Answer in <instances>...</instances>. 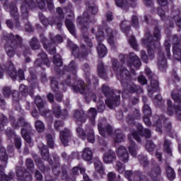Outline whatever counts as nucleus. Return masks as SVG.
Masks as SVG:
<instances>
[{"instance_id":"1","label":"nucleus","mask_w":181,"mask_h":181,"mask_svg":"<svg viewBox=\"0 0 181 181\" xmlns=\"http://www.w3.org/2000/svg\"><path fill=\"white\" fill-rule=\"evenodd\" d=\"M112 69L114 71H115L118 80H120L122 86L126 87V90L128 91H134L135 86L131 88V85L128 83H124V82H122V80L123 81L124 80H126L127 81V80H129V78H131V76H129V71L122 66L119 67V63L117 59L112 60Z\"/></svg>"},{"instance_id":"2","label":"nucleus","mask_w":181,"mask_h":181,"mask_svg":"<svg viewBox=\"0 0 181 181\" xmlns=\"http://www.w3.org/2000/svg\"><path fill=\"white\" fill-rule=\"evenodd\" d=\"M22 126L23 127L21 130V135L23 138L25 139V141L27 142V144H31L32 139L30 138V135H29V134H30V130L32 129L30 124L25 122V119L23 118H21L18 121L14 120L12 122V127L16 129Z\"/></svg>"},{"instance_id":"3","label":"nucleus","mask_w":181,"mask_h":181,"mask_svg":"<svg viewBox=\"0 0 181 181\" xmlns=\"http://www.w3.org/2000/svg\"><path fill=\"white\" fill-rule=\"evenodd\" d=\"M22 42V38L19 35H13V34L9 35L8 43L11 45H6V52L8 57H13L15 56V48L12 46H16V45H21Z\"/></svg>"},{"instance_id":"4","label":"nucleus","mask_w":181,"mask_h":181,"mask_svg":"<svg viewBox=\"0 0 181 181\" xmlns=\"http://www.w3.org/2000/svg\"><path fill=\"white\" fill-rule=\"evenodd\" d=\"M73 8L71 7V5L68 6V8H66V13H68V16L71 17V20L67 19L65 21V25L68 29V30L70 32L73 36H76V32L74 31V24H73V19H74V13H73Z\"/></svg>"},{"instance_id":"5","label":"nucleus","mask_w":181,"mask_h":181,"mask_svg":"<svg viewBox=\"0 0 181 181\" xmlns=\"http://www.w3.org/2000/svg\"><path fill=\"white\" fill-rule=\"evenodd\" d=\"M36 6V3L33 0H25V1H22L21 9V13L24 16H28V13H29V9H33Z\"/></svg>"},{"instance_id":"6","label":"nucleus","mask_w":181,"mask_h":181,"mask_svg":"<svg viewBox=\"0 0 181 181\" xmlns=\"http://www.w3.org/2000/svg\"><path fill=\"white\" fill-rule=\"evenodd\" d=\"M124 176L126 179H128L129 181H132V179L134 181H144V177L142 173L139 171H135L132 173L131 170H127L124 173Z\"/></svg>"},{"instance_id":"7","label":"nucleus","mask_w":181,"mask_h":181,"mask_svg":"<svg viewBox=\"0 0 181 181\" xmlns=\"http://www.w3.org/2000/svg\"><path fill=\"white\" fill-rule=\"evenodd\" d=\"M4 70H7L8 74L13 78V80L16 78V71L15 70V67L12 62H10L8 63V67L7 69L5 68V65H3V66H0V78L4 76Z\"/></svg>"},{"instance_id":"8","label":"nucleus","mask_w":181,"mask_h":181,"mask_svg":"<svg viewBox=\"0 0 181 181\" xmlns=\"http://www.w3.org/2000/svg\"><path fill=\"white\" fill-rule=\"evenodd\" d=\"M117 153L119 159L122 160V162H127V160L129 159V154H128V151L124 146H119L117 150Z\"/></svg>"},{"instance_id":"9","label":"nucleus","mask_w":181,"mask_h":181,"mask_svg":"<svg viewBox=\"0 0 181 181\" xmlns=\"http://www.w3.org/2000/svg\"><path fill=\"white\" fill-rule=\"evenodd\" d=\"M6 135L9 139L15 140L16 148L18 149H21V146H22V141H21V137L17 136L15 132H12L11 129H8L6 130Z\"/></svg>"},{"instance_id":"10","label":"nucleus","mask_w":181,"mask_h":181,"mask_svg":"<svg viewBox=\"0 0 181 181\" xmlns=\"http://www.w3.org/2000/svg\"><path fill=\"white\" fill-rule=\"evenodd\" d=\"M46 2H47V9L52 11L54 9V5L53 4V0H37V3L40 9H44L46 11Z\"/></svg>"},{"instance_id":"11","label":"nucleus","mask_w":181,"mask_h":181,"mask_svg":"<svg viewBox=\"0 0 181 181\" xmlns=\"http://www.w3.org/2000/svg\"><path fill=\"white\" fill-rule=\"evenodd\" d=\"M51 88L52 91H56L55 99L57 100V101L61 103L63 98V95L62 94V93H60V91L58 90L59 86H57V81L54 78H52L51 81Z\"/></svg>"},{"instance_id":"12","label":"nucleus","mask_w":181,"mask_h":181,"mask_svg":"<svg viewBox=\"0 0 181 181\" xmlns=\"http://www.w3.org/2000/svg\"><path fill=\"white\" fill-rule=\"evenodd\" d=\"M121 97L119 95H115V93L112 94V96L106 99L105 103L109 107V108H112L113 105H118V103H119V99Z\"/></svg>"},{"instance_id":"13","label":"nucleus","mask_w":181,"mask_h":181,"mask_svg":"<svg viewBox=\"0 0 181 181\" xmlns=\"http://www.w3.org/2000/svg\"><path fill=\"white\" fill-rule=\"evenodd\" d=\"M117 159V155L112 150H108L103 156V162L105 163H112Z\"/></svg>"},{"instance_id":"14","label":"nucleus","mask_w":181,"mask_h":181,"mask_svg":"<svg viewBox=\"0 0 181 181\" xmlns=\"http://www.w3.org/2000/svg\"><path fill=\"white\" fill-rule=\"evenodd\" d=\"M72 89L76 93H80L81 94H87L88 90L86 88V86L84 85V81H78L76 85L72 86Z\"/></svg>"},{"instance_id":"15","label":"nucleus","mask_w":181,"mask_h":181,"mask_svg":"<svg viewBox=\"0 0 181 181\" xmlns=\"http://www.w3.org/2000/svg\"><path fill=\"white\" fill-rule=\"evenodd\" d=\"M4 8L6 11L10 12V15H11L14 19H18L19 13L18 12V7H16V4H15V3H11L9 6V8H8V4H4Z\"/></svg>"},{"instance_id":"16","label":"nucleus","mask_w":181,"mask_h":181,"mask_svg":"<svg viewBox=\"0 0 181 181\" xmlns=\"http://www.w3.org/2000/svg\"><path fill=\"white\" fill-rule=\"evenodd\" d=\"M57 15H59V18H56L55 20H54V23H50V25H53V23H55L57 28L60 29L62 25V21L64 19V14L63 13V9H62V8L60 7L57 8Z\"/></svg>"},{"instance_id":"17","label":"nucleus","mask_w":181,"mask_h":181,"mask_svg":"<svg viewBox=\"0 0 181 181\" xmlns=\"http://www.w3.org/2000/svg\"><path fill=\"white\" fill-rule=\"evenodd\" d=\"M77 22L79 23L81 28H82L83 30H84V25L86 23H89V22H93L90 18V15L88 12L83 13V17L79 16L78 17Z\"/></svg>"},{"instance_id":"18","label":"nucleus","mask_w":181,"mask_h":181,"mask_svg":"<svg viewBox=\"0 0 181 181\" xmlns=\"http://www.w3.org/2000/svg\"><path fill=\"white\" fill-rule=\"evenodd\" d=\"M35 104L41 114V115H46V108L45 107V103H43V100L40 96H37L35 98Z\"/></svg>"},{"instance_id":"19","label":"nucleus","mask_w":181,"mask_h":181,"mask_svg":"<svg viewBox=\"0 0 181 181\" xmlns=\"http://www.w3.org/2000/svg\"><path fill=\"white\" fill-rule=\"evenodd\" d=\"M133 66L138 69L139 66H141V60L135 55L134 53L131 52L129 54V62L128 64V66L131 67V66Z\"/></svg>"},{"instance_id":"20","label":"nucleus","mask_w":181,"mask_h":181,"mask_svg":"<svg viewBox=\"0 0 181 181\" xmlns=\"http://www.w3.org/2000/svg\"><path fill=\"white\" fill-rule=\"evenodd\" d=\"M39 57L40 59L35 61L36 66H42V62L47 66H50V62H49V59H47V54H46V53H40Z\"/></svg>"},{"instance_id":"21","label":"nucleus","mask_w":181,"mask_h":181,"mask_svg":"<svg viewBox=\"0 0 181 181\" xmlns=\"http://www.w3.org/2000/svg\"><path fill=\"white\" fill-rule=\"evenodd\" d=\"M59 138L63 144L66 146L69 143V139L70 138V130L65 129L64 131L60 132Z\"/></svg>"},{"instance_id":"22","label":"nucleus","mask_w":181,"mask_h":181,"mask_svg":"<svg viewBox=\"0 0 181 181\" xmlns=\"http://www.w3.org/2000/svg\"><path fill=\"white\" fill-rule=\"evenodd\" d=\"M136 1L137 0H126L125 4L124 3V1L122 0H115V4L117 6H119V8H125L127 5H130L131 6H136Z\"/></svg>"},{"instance_id":"23","label":"nucleus","mask_w":181,"mask_h":181,"mask_svg":"<svg viewBox=\"0 0 181 181\" xmlns=\"http://www.w3.org/2000/svg\"><path fill=\"white\" fill-rule=\"evenodd\" d=\"M162 121H163L165 125H168V128H170V122L168 121V119H166L165 117H161L160 118H158V120L156 123V131L158 132H162Z\"/></svg>"},{"instance_id":"24","label":"nucleus","mask_w":181,"mask_h":181,"mask_svg":"<svg viewBox=\"0 0 181 181\" xmlns=\"http://www.w3.org/2000/svg\"><path fill=\"white\" fill-rule=\"evenodd\" d=\"M16 175L19 179L23 177L24 179H27V180H32V175H30V173H23V171H22V168L21 167L17 168Z\"/></svg>"},{"instance_id":"25","label":"nucleus","mask_w":181,"mask_h":181,"mask_svg":"<svg viewBox=\"0 0 181 181\" xmlns=\"http://www.w3.org/2000/svg\"><path fill=\"white\" fill-rule=\"evenodd\" d=\"M98 127L99 133L100 134V135H102V136H105V134H107V135H111L112 132V128L110 125H107L106 127V129H105L104 128H103V124L99 123Z\"/></svg>"},{"instance_id":"26","label":"nucleus","mask_w":181,"mask_h":181,"mask_svg":"<svg viewBox=\"0 0 181 181\" xmlns=\"http://www.w3.org/2000/svg\"><path fill=\"white\" fill-rule=\"evenodd\" d=\"M159 176H160V168L156 166L150 172V177L151 179H153V180H157Z\"/></svg>"},{"instance_id":"27","label":"nucleus","mask_w":181,"mask_h":181,"mask_svg":"<svg viewBox=\"0 0 181 181\" xmlns=\"http://www.w3.org/2000/svg\"><path fill=\"white\" fill-rule=\"evenodd\" d=\"M67 71L69 73H71L73 77L77 74V64H76V62L74 61H71L68 66H67Z\"/></svg>"},{"instance_id":"28","label":"nucleus","mask_w":181,"mask_h":181,"mask_svg":"<svg viewBox=\"0 0 181 181\" xmlns=\"http://www.w3.org/2000/svg\"><path fill=\"white\" fill-rule=\"evenodd\" d=\"M82 158L84 159V160H91L93 159V151H91V149L90 148H86L83 151L82 153Z\"/></svg>"},{"instance_id":"29","label":"nucleus","mask_w":181,"mask_h":181,"mask_svg":"<svg viewBox=\"0 0 181 181\" xmlns=\"http://www.w3.org/2000/svg\"><path fill=\"white\" fill-rule=\"evenodd\" d=\"M97 49L98 54L100 56V57H105L107 56V47H105V45L101 44V42H99Z\"/></svg>"},{"instance_id":"30","label":"nucleus","mask_w":181,"mask_h":181,"mask_svg":"<svg viewBox=\"0 0 181 181\" xmlns=\"http://www.w3.org/2000/svg\"><path fill=\"white\" fill-rule=\"evenodd\" d=\"M95 172L99 175H105L104 167H103V163L100 160H96L94 163Z\"/></svg>"},{"instance_id":"31","label":"nucleus","mask_w":181,"mask_h":181,"mask_svg":"<svg viewBox=\"0 0 181 181\" xmlns=\"http://www.w3.org/2000/svg\"><path fill=\"white\" fill-rule=\"evenodd\" d=\"M138 132L141 136H145V138H151V131L144 127L141 125L138 127Z\"/></svg>"},{"instance_id":"32","label":"nucleus","mask_w":181,"mask_h":181,"mask_svg":"<svg viewBox=\"0 0 181 181\" xmlns=\"http://www.w3.org/2000/svg\"><path fill=\"white\" fill-rule=\"evenodd\" d=\"M2 170H4V167L0 165L1 181H11V179H13V173H11L10 176H7L2 173Z\"/></svg>"},{"instance_id":"33","label":"nucleus","mask_w":181,"mask_h":181,"mask_svg":"<svg viewBox=\"0 0 181 181\" xmlns=\"http://www.w3.org/2000/svg\"><path fill=\"white\" fill-rule=\"evenodd\" d=\"M113 138L115 139V142H122V141H124V134L119 132V131H116L114 134Z\"/></svg>"},{"instance_id":"34","label":"nucleus","mask_w":181,"mask_h":181,"mask_svg":"<svg viewBox=\"0 0 181 181\" xmlns=\"http://www.w3.org/2000/svg\"><path fill=\"white\" fill-rule=\"evenodd\" d=\"M167 177H168L169 180H174L175 177H176V175L175 174V171L173 168L170 166H168L166 168Z\"/></svg>"},{"instance_id":"35","label":"nucleus","mask_w":181,"mask_h":181,"mask_svg":"<svg viewBox=\"0 0 181 181\" xmlns=\"http://www.w3.org/2000/svg\"><path fill=\"white\" fill-rule=\"evenodd\" d=\"M40 39H41V41L42 42V43H44L45 49H48V50L51 54L56 53V48L52 47V49H50V48H49V47H47V44H46V37L45 35H41Z\"/></svg>"},{"instance_id":"36","label":"nucleus","mask_w":181,"mask_h":181,"mask_svg":"<svg viewBox=\"0 0 181 181\" xmlns=\"http://www.w3.org/2000/svg\"><path fill=\"white\" fill-rule=\"evenodd\" d=\"M151 39H152V36H150L148 38L142 40L143 45L146 46V47H147L148 50H151V49H152V46L155 47V45H152L153 42Z\"/></svg>"},{"instance_id":"37","label":"nucleus","mask_w":181,"mask_h":181,"mask_svg":"<svg viewBox=\"0 0 181 181\" xmlns=\"http://www.w3.org/2000/svg\"><path fill=\"white\" fill-rule=\"evenodd\" d=\"M88 115L93 124H94V120L95 119V117H97V110H95L94 107L90 108Z\"/></svg>"},{"instance_id":"38","label":"nucleus","mask_w":181,"mask_h":181,"mask_svg":"<svg viewBox=\"0 0 181 181\" xmlns=\"http://www.w3.org/2000/svg\"><path fill=\"white\" fill-rule=\"evenodd\" d=\"M134 119H139V110H136L134 115H129L127 117L129 124H134Z\"/></svg>"},{"instance_id":"39","label":"nucleus","mask_w":181,"mask_h":181,"mask_svg":"<svg viewBox=\"0 0 181 181\" xmlns=\"http://www.w3.org/2000/svg\"><path fill=\"white\" fill-rule=\"evenodd\" d=\"M35 128L37 132H43L45 131V124H43V122L37 120L35 122Z\"/></svg>"},{"instance_id":"40","label":"nucleus","mask_w":181,"mask_h":181,"mask_svg":"<svg viewBox=\"0 0 181 181\" xmlns=\"http://www.w3.org/2000/svg\"><path fill=\"white\" fill-rule=\"evenodd\" d=\"M41 155L45 160H49V150L46 146H43L41 148Z\"/></svg>"},{"instance_id":"41","label":"nucleus","mask_w":181,"mask_h":181,"mask_svg":"<svg viewBox=\"0 0 181 181\" xmlns=\"http://www.w3.org/2000/svg\"><path fill=\"white\" fill-rule=\"evenodd\" d=\"M30 46L33 50H37V49L40 47L39 41H37V39L33 37L30 42Z\"/></svg>"},{"instance_id":"42","label":"nucleus","mask_w":181,"mask_h":181,"mask_svg":"<svg viewBox=\"0 0 181 181\" xmlns=\"http://www.w3.org/2000/svg\"><path fill=\"white\" fill-rule=\"evenodd\" d=\"M129 151L132 156H134V158L136 156V145L134 142H132L130 146H129Z\"/></svg>"},{"instance_id":"43","label":"nucleus","mask_w":181,"mask_h":181,"mask_svg":"<svg viewBox=\"0 0 181 181\" xmlns=\"http://www.w3.org/2000/svg\"><path fill=\"white\" fill-rule=\"evenodd\" d=\"M25 165L30 172H33L35 169V164L33 163V160H32L30 158L26 159Z\"/></svg>"},{"instance_id":"44","label":"nucleus","mask_w":181,"mask_h":181,"mask_svg":"<svg viewBox=\"0 0 181 181\" xmlns=\"http://www.w3.org/2000/svg\"><path fill=\"white\" fill-rule=\"evenodd\" d=\"M115 168L116 170H117V172H119V173H124V172L125 170V166L124 165V164H122V163H121L119 161H117Z\"/></svg>"},{"instance_id":"45","label":"nucleus","mask_w":181,"mask_h":181,"mask_svg":"<svg viewBox=\"0 0 181 181\" xmlns=\"http://www.w3.org/2000/svg\"><path fill=\"white\" fill-rule=\"evenodd\" d=\"M151 92L159 91V83L158 81L152 80L151 81Z\"/></svg>"},{"instance_id":"46","label":"nucleus","mask_w":181,"mask_h":181,"mask_svg":"<svg viewBox=\"0 0 181 181\" xmlns=\"http://www.w3.org/2000/svg\"><path fill=\"white\" fill-rule=\"evenodd\" d=\"M106 33L109 37L107 38V42L112 47H114V40L112 39V31L111 30H106Z\"/></svg>"},{"instance_id":"47","label":"nucleus","mask_w":181,"mask_h":181,"mask_svg":"<svg viewBox=\"0 0 181 181\" xmlns=\"http://www.w3.org/2000/svg\"><path fill=\"white\" fill-rule=\"evenodd\" d=\"M167 104H168V112H167V114L168 115H173V110H175V107H173L172 105V100H168L167 101Z\"/></svg>"},{"instance_id":"48","label":"nucleus","mask_w":181,"mask_h":181,"mask_svg":"<svg viewBox=\"0 0 181 181\" xmlns=\"http://www.w3.org/2000/svg\"><path fill=\"white\" fill-rule=\"evenodd\" d=\"M2 93L4 97L7 98L10 97L11 95L12 94V91L11 90V88L8 86H4L2 89Z\"/></svg>"},{"instance_id":"49","label":"nucleus","mask_w":181,"mask_h":181,"mask_svg":"<svg viewBox=\"0 0 181 181\" xmlns=\"http://www.w3.org/2000/svg\"><path fill=\"white\" fill-rule=\"evenodd\" d=\"M19 91L24 96H26V95H28V94H29V90L28 89V87L25 85H21L20 86Z\"/></svg>"},{"instance_id":"50","label":"nucleus","mask_w":181,"mask_h":181,"mask_svg":"<svg viewBox=\"0 0 181 181\" xmlns=\"http://www.w3.org/2000/svg\"><path fill=\"white\" fill-rule=\"evenodd\" d=\"M174 54L181 56V45H174L173 47Z\"/></svg>"},{"instance_id":"51","label":"nucleus","mask_w":181,"mask_h":181,"mask_svg":"<svg viewBox=\"0 0 181 181\" xmlns=\"http://www.w3.org/2000/svg\"><path fill=\"white\" fill-rule=\"evenodd\" d=\"M53 63L57 66H62V57H60V55L57 54L54 56Z\"/></svg>"},{"instance_id":"52","label":"nucleus","mask_w":181,"mask_h":181,"mask_svg":"<svg viewBox=\"0 0 181 181\" xmlns=\"http://www.w3.org/2000/svg\"><path fill=\"white\" fill-rule=\"evenodd\" d=\"M98 75L100 77H104V74H105V69H104V64H100L98 65Z\"/></svg>"},{"instance_id":"53","label":"nucleus","mask_w":181,"mask_h":181,"mask_svg":"<svg viewBox=\"0 0 181 181\" xmlns=\"http://www.w3.org/2000/svg\"><path fill=\"white\" fill-rule=\"evenodd\" d=\"M153 36L156 39L157 42H156V45L157 46H159L160 43L158 42V40L160 39V33L159 31V29L155 28L154 33H153Z\"/></svg>"},{"instance_id":"54","label":"nucleus","mask_w":181,"mask_h":181,"mask_svg":"<svg viewBox=\"0 0 181 181\" xmlns=\"http://www.w3.org/2000/svg\"><path fill=\"white\" fill-rule=\"evenodd\" d=\"M146 149L148 152H152L155 149V144L152 141H148L146 144Z\"/></svg>"},{"instance_id":"55","label":"nucleus","mask_w":181,"mask_h":181,"mask_svg":"<svg viewBox=\"0 0 181 181\" xmlns=\"http://www.w3.org/2000/svg\"><path fill=\"white\" fill-rule=\"evenodd\" d=\"M129 43L132 46V47H133V49L136 50V49L138 48V44L136 43V40H135V37L132 36L130 37Z\"/></svg>"},{"instance_id":"56","label":"nucleus","mask_w":181,"mask_h":181,"mask_svg":"<svg viewBox=\"0 0 181 181\" xmlns=\"http://www.w3.org/2000/svg\"><path fill=\"white\" fill-rule=\"evenodd\" d=\"M144 113L145 115H147V116H149L151 115V114H152V110H151V107H149V105L147 104H144Z\"/></svg>"},{"instance_id":"57","label":"nucleus","mask_w":181,"mask_h":181,"mask_svg":"<svg viewBox=\"0 0 181 181\" xmlns=\"http://www.w3.org/2000/svg\"><path fill=\"white\" fill-rule=\"evenodd\" d=\"M170 141L165 139L164 141L165 149V151L167 152V153L170 154V153H172V151L170 150Z\"/></svg>"},{"instance_id":"58","label":"nucleus","mask_w":181,"mask_h":181,"mask_svg":"<svg viewBox=\"0 0 181 181\" xmlns=\"http://www.w3.org/2000/svg\"><path fill=\"white\" fill-rule=\"evenodd\" d=\"M78 170H80L81 173H84V172H86V168H84L74 167V168L72 169V173H73V175H77V173H78Z\"/></svg>"},{"instance_id":"59","label":"nucleus","mask_w":181,"mask_h":181,"mask_svg":"<svg viewBox=\"0 0 181 181\" xmlns=\"http://www.w3.org/2000/svg\"><path fill=\"white\" fill-rule=\"evenodd\" d=\"M68 45H69V46L72 47V53L73 54H74V56H76L77 52H78V48L77 47V45H74L71 41H69Z\"/></svg>"},{"instance_id":"60","label":"nucleus","mask_w":181,"mask_h":181,"mask_svg":"<svg viewBox=\"0 0 181 181\" xmlns=\"http://www.w3.org/2000/svg\"><path fill=\"white\" fill-rule=\"evenodd\" d=\"M98 9L95 5L93 4L92 6H88V12L92 13L93 15L98 12Z\"/></svg>"},{"instance_id":"61","label":"nucleus","mask_w":181,"mask_h":181,"mask_svg":"<svg viewBox=\"0 0 181 181\" xmlns=\"http://www.w3.org/2000/svg\"><path fill=\"white\" fill-rule=\"evenodd\" d=\"M96 39L98 42H103V40H104V33L99 30L96 34Z\"/></svg>"},{"instance_id":"62","label":"nucleus","mask_w":181,"mask_h":181,"mask_svg":"<svg viewBox=\"0 0 181 181\" xmlns=\"http://www.w3.org/2000/svg\"><path fill=\"white\" fill-rule=\"evenodd\" d=\"M88 141L91 144H94L95 141V138L94 137V132L93 130L90 131V133L88 134Z\"/></svg>"},{"instance_id":"63","label":"nucleus","mask_w":181,"mask_h":181,"mask_svg":"<svg viewBox=\"0 0 181 181\" xmlns=\"http://www.w3.org/2000/svg\"><path fill=\"white\" fill-rule=\"evenodd\" d=\"M139 159L140 160V163L143 165V166H148V160L146 157H143L142 156H139Z\"/></svg>"},{"instance_id":"64","label":"nucleus","mask_w":181,"mask_h":181,"mask_svg":"<svg viewBox=\"0 0 181 181\" xmlns=\"http://www.w3.org/2000/svg\"><path fill=\"white\" fill-rule=\"evenodd\" d=\"M175 112H176L177 118L178 119H181V107L180 106L175 107Z\"/></svg>"}]
</instances>
